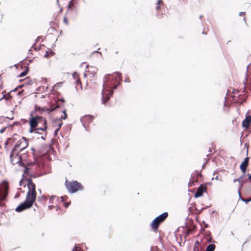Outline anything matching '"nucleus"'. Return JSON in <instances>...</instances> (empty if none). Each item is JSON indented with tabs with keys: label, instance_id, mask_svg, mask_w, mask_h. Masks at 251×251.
Instances as JSON below:
<instances>
[{
	"label": "nucleus",
	"instance_id": "nucleus-1",
	"mask_svg": "<svg viewBox=\"0 0 251 251\" xmlns=\"http://www.w3.org/2000/svg\"><path fill=\"white\" fill-rule=\"evenodd\" d=\"M122 80V75L119 72L108 74L105 76L102 91V103L105 104L113 95V89H116Z\"/></svg>",
	"mask_w": 251,
	"mask_h": 251
},
{
	"label": "nucleus",
	"instance_id": "nucleus-2",
	"mask_svg": "<svg viewBox=\"0 0 251 251\" xmlns=\"http://www.w3.org/2000/svg\"><path fill=\"white\" fill-rule=\"evenodd\" d=\"M27 193L25 201L16 208V211L21 212L32 207L36 198V186L31 179L28 180Z\"/></svg>",
	"mask_w": 251,
	"mask_h": 251
},
{
	"label": "nucleus",
	"instance_id": "nucleus-3",
	"mask_svg": "<svg viewBox=\"0 0 251 251\" xmlns=\"http://www.w3.org/2000/svg\"><path fill=\"white\" fill-rule=\"evenodd\" d=\"M29 125L30 133H33V131L36 132L38 130L45 132L48 128L47 120L46 118L42 116H37L29 118Z\"/></svg>",
	"mask_w": 251,
	"mask_h": 251
},
{
	"label": "nucleus",
	"instance_id": "nucleus-4",
	"mask_svg": "<svg viewBox=\"0 0 251 251\" xmlns=\"http://www.w3.org/2000/svg\"><path fill=\"white\" fill-rule=\"evenodd\" d=\"M249 162V157H247L244 160V161L241 163L240 166V168L241 170L242 171L243 175L241 176H240L239 178H235L233 179V182H236L237 181H238L240 183V187L238 189V194L240 195V189L242 188V187L243 186V184L244 183L246 182L247 181V180H245L243 181L242 180L245 177V174L246 172V169L248 166Z\"/></svg>",
	"mask_w": 251,
	"mask_h": 251
},
{
	"label": "nucleus",
	"instance_id": "nucleus-5",
	"mask_svg": "<svg viewBox=\"0 0 251 251\" xmlns=\"http://www.w3.org/2000/svg\"><path fill=\"white\" fill-rule=\"evenodd\" d=\"M9 184L6 181H3L0 184V205L3 206V201L6 200L8 195Z\"/></svg>",
	"mask_w": 251,
	"mask_h": 251
},
{
	"label": "nucleus",
	"instance_id": "nucleus-6",
	"mask_svg": "<svg viewBox=\"0 0 251 251\" xmlns=\"http://www.w3.org/2000/svg\"><path fill=\"white\" fill-rule=\"evenodd\" d=\"M65 185L68 190L72 193H74L79 190H82L83 189V185L77 181H68L67 180L65 182Z\"/></svg>",
	"mask_w": 251,
	"mask_h": 251
},
{
	"label": "nucleus",
	"instance_id": "nucleus-7",
	"mask_svg": "<svg viewBox=\"0 0 251 251\" xmlns=\"http://www.w3.org/2000/svg\"><path fill=\"white\" fill-rule=\"evenodd\" d=\"M10 161L12 164H19L21 166L22 164V157L19 154V152L13 150L11 152L10 155Z\"/></svg>",
	"mask_w": 251,
	"mask_h": 251
},
{
	"label": "nucleus",
	"instance_id": "nucleus-8",
	"mask_svg": "<svg viewBox=\"0 0 251 251\" xmlns=\"http://www.w3.org/2000/svg\"><path fill=\"white\" fill-rule=\"evenodd\" d=\"M28 145V143L27 140L25 138L23 137L17 142L13 150L20 152L27 148Z\"/></svg>",
	"mask_w": 251,
	"mask_h": 251
},
{
	"label": "nucleus",
	"instance_id": "nucleus-9",
	"mask_svg": "<svg viewBox=\"0 0 251 251\" xmlns=\"http://www.w3.org/2000/svg\"><path fill=\"white\" fill-rule=\"evenodd\" d=\"M207 191V185L206 184H202L198 187L194 197L195 198H199L202 196L204 193Z\"/></svg>",
	"mask_w": 251,
	"mask_h": 251
},
{
	"label": "nucleus",
	"instance_id": "nucleus-10",
	"mask_svg": "<svg viewBox=\"0 0 251 251\" xmlns=\"http://www.w3.org/2000/svg\"><path fill=\"white\" fill-rule=\"evenodd\" d=\"M17 89H15L13 90H11L10 92H8L6 94L3 95L2 97L0 99V100H2V99H5L6 100L9 101L10 103H12L14 101L13 97V93H15L17 92Z\"/></svg>",
	"mask_w": 251,
	"mask_h": 251
},
{
	"label": "nucleus",
	"instance_id": "nucleus-11",
	"mask_svg": "<svg viewBox=\"0 0 251 251\" xmlns=\"http://www.w3.org/2000/svg\"><path fill=\"white\" fill-rule=\"evenodd\" d=\"M97 74V69L94 67L89 68L85 73L84 74V77H91V75L94 76Z\"/></svg>",
	"mask_w": 251,
	"mask_h": 251
},
{
	"label": "nucleus",
	"instance_id": "nucleus-12",
	"mask_svg": "<svg viewBox=\"0 0 251 251\" xmlns=\"http://www.w3.org/2000/svg\"><path fill=\"white\" fill-rule=\"evenodd\" d=\"M251 123V116L247 115V114H246V118L242 122V126L244 127L247 128L249 127Z\"/></svg>",
	"mask_w": 251,
	"mask_h": 251
},
{
	"label": "nucleus",
	"instance_id": "nucleus-13",
	"mask_svg": "<svg viewBox=\"0 0 251 251\" xmlns=\"http://www.w3.org/2000/svg\"><path fill=\"white\" fill-rule=\"evenodd\" d=\"M161 223L159 222L157 220L154 219L151 224V227L153 230V231L155 232H157L158 231V227L160 225Z\"/></svg>",
	"mask_w": 251,
	"mask_h": 251
},
{
	"label": "nucleus",
	"instance_id": "nucleus-14",
	"mask_svg": "<svg viewBox=\"0 0 251 251\" xmlns=\"http://www.w3.org/2000/svg\"><path fill=\"white\" fill-rule=\"evenodd\" d=\"M73 77L75 80V83H76V85H79L81 87V82L79 74L76 72L74 73L73 74Z\"/></svg>",
	"mask_w": 251,
	"mask_h": 251
},
{
	"label": "nucleus",
	"instance_id": "nucleus-15",
	"mask_svg": "<svg viewBox=\"0 0 251 251\" xmlns=\"http://www.w3.org/2000/svg\"><path fill=\"white\" fill-rule=\"evenodd\" d=\"M168 216V214L167 212H164L161 215L158 216L156 218H155L156 220H157L159 222L162 223H163L165 219L167 218Z\"/></svg>",
	"mask_w": 251,
	"mask_h": 251
},
{
	"label": "nucleus",
	"instance_id": "nucleus-16",
	"mask_svg": "<svg viewBox=\"0 0 251 251\" xmlns=\"http://www.w3.org/2000/svg\"><path fill=\"white\" fill-rule=\"evenodd\" d=\"M157 6H156V9L157 11H159L164 6V2L162 0H158L157 3Z\"/></svg>",
	"mask_w": 251,
	"mask_h": 251
},
{
	"label": "nucleus",
	"instance_id": "nucleus-17",
	"mask_svg": "<svg viewBox=\"0 0 251 251\" xmlns=\"http://www.w3.org/2000/svg\"><path fill=\"white\" fill-rule=\"evenodd\" d=\"M54 54V53L51 50H49L48 51L46 52L44 56L46 58H49L51 56H52Z\"/></svg>",
	"mask_w": 251,
	"mask_h": 251
},
{
	"label": "nucleus",
	"instance_id": "nucleus-18",
	"mask_svg": "<svg viewBox=\"0 0 251 251\" xmlns=\"http://www.w3.org/2000/svg\"><path fill=\"white\" fill-rule=\"evenodd\" d=\"M215 249V245L214 244H210L206 249L205 251H214Z\"/></svg>",
	"mask_w": 251,
	"mask_h": 251
},
{
	"label": "nucleus",
	"instance_id": "nucleus-19",
	"mask_svg": "<svg viewBox=\"0 0 251 251\" xmlns=\"http://www.w3.org/2000/svg\"><path fill=\"white\" fill-rule=\"evenodd\" d=\"M60 101L62 102V103H64L65 102V100H63V99L59 100L58 102L56 103V106L52 108L51 110H54L58 107L63 106V104L62 105H60L59 104V102H60Z\"/></svg>",
	"mask_w": 251,
	"mask_h": 251
},
{
	"label": "nucleus",
	"instance_id": "nucleus-20",
	"mask_svg": "<svg viewBox=\"0 0 251 251\" xmlns=\"http://www.w3.org/2000/svg\"><path fill=\"white\" fill-rule=\"evenodd\" d=\"M29 71V69H28V68L27 67L26 68V69L23 72H22V73H21L20 75H19V77H23V76H25V75H26V74H27V73Z\"/></svg>",
	"mask_w": 251,
	"mask_h": 251
},
{
	"label": "nucleus",
	"instance_id": "nucleus-21",
	"mask_svg": "<svg viewBox=\"0 0 251 251\" xmlns=\"http://www.w3.org/2000/svg\"><path fill=\"white\" fill-rule=\"evenodd\" d=\"M62 124H63L62 122L59 121V127H57L54 131V134H55V135H56L57 134V133H58V131L60 130Z\"/></svg>",
	"mask_w": 251,
	"mask_h": 251
},
{
	"label": "nucleus",
	"instance_id": "nucleus-22",
	"mask_svg": "<svg viewBox=\"0 0 251 251\" xmlns=\"http://www.w3.org/2000/svg\"><path fill=\"white\" fill-rule=\"evenodd\" d=\"M197 179H194V178H193L188 183V186L189 187H190L191 186H192L194 184L195 182H197Z\"/></svg>",
	"mask_w": 251,
	"mask_h": 251
},
{
	"label": "nucleus",
	"instance_id": "nucleus-23",
	"mask_svg": "<svg viewBox=\"0 0 251 251\" xmlns=\"http://www.w3.org/2000/svg\"><path fill=\"white\" fill-rule=\"evenodd\" d=\"M64 116L61 117V119L65 120L67 118V115L66 113V110L65 109H63L62 111Z\"/></svg>",
	"mask_w": 251,
	"mask_h": 251
},
{
	"label": "nucleus",
	"instance_id": "nucleus-24",
	"mask_svg": "<svg viewBox=\"0 0 251 251\" xmlns=\"http://www.w3.org/2000/svg\"><path fill=\"white\" fill-rule=\"evenodd\" d=\"M72 251H84L80 247L75 246Z\"/></svg>",
	"mask_w": 251,
	"mask_h": 251
},
{
	"label": "nucleus",
	"instance_id": "nucleus-25",
	"mask_svg": "<svg viewBox=\"0 0 251 251\" xmlns=\"http://www.w3.org/2000/svg\"><path fill=\"white\" fill-rule=\"evenodd\" d=\"M75 0H71V1L69 2L68 7L69 8H72L74 6V2Z\"/></svg>",
	"mask_w": 251,
	"mask_h": 251
},
{
	"label": "nucleus",
	"instance_id": "nucleus-26",
	"mask_svg": "<svg viewBox=\"0 0 251 251\" xmlns=\"http://www.w3.org/2000/svg\"><path fill=\"white\" fill-rule=\"evenodd\" d=\"M241 190V189H240V190ZM239 195H240L239 194ZM239 197H240V198H241V200L243 201L246 202V203H248V202L251 201V197L250 198H249V199H243V198H242L241 194H240V196H239Z\"/></svg>",
	"mask_w": 251,
	"mask_h": 251
},
{
	"label": "nucleus",
	"instance_id": "nucleus-27",
	"mask_svg": "<svg viewBox=\"0 0 251 251\" xmlns=\"http://www.w3.org/2000/svg\"><path fill=\"white\" fill-rule=\"evenodd\" d=\"M199 244H200V242L198 241H196L195 242V245H194V250L195 251L196 249L197 250V251L199 250V249H198V246L199 245Z\"/></svg>",
	"mask_w": 251,
	"mask_h": 251
},
{
	"label": "nucleus",
	"instance_id": "nucleus-28",
	"mask_svg": "<svg viewBox=\"0 0 251 251\" xmlns=\"http://www.w3.org/2000/svg\"><path fill=\"white\" fill-rule=\"evenodd\" d=\"M63 22L65 24V25H69V22H68V19H67V18L66 17H64V18H63Z\"/></svg>",
	"mask_w": 251,
	"mask_h": 251
},
{
	"label": "nucleus",
	"instance_id": "nucleus-29",
	"mask_svg": "<svg viewBox=\"0 0 251 251\" xmlns=\"http://www.w3.org/2000/svg\"><path fill=\"white\" fill-rule=\"evenodd\" d=\"M55 198V196H52L50 199V201H49V202L50 203H53V201L54 200V199Z\"/></svg>",
	"mask_w": 251,
	"mask_h": 251
},
{
	"label": "nucleus",
	"instance_id": "nucleus-30",
	"mask_svg": "<svg viewBox=\"0 0 251 251\" xmlns=\"http://www.w3.org/2000/svg\"><path fill=\"white\" fill-rule=\"evenodd\" d=\"M59 121L62 122L61 120H60V119H59L58 120H56L54 122V124H56L57 125V127H59Z\"/></svg>",
	"mask_w": 251,
	"mask_h": 251
},
{
	"label": "nucleus",
	"instance_id": "nucleus-31",
	"mask_svg": "<svg viewBox=\"0 0 251 251\" xmlns=\"http://www.w3.org/2000/svg\"><path fill=\"white\" fill-rule=\"evenodd\" d=\"M151 251H159V249L157 247H153L151 248Z\"/></svg>",
	"mask_w": 251,
	"mask_h": 251
},
{
	"label": "nucleus",
	"instance_id": "nucleus-32",
	"mask_svg": "<svg viewBox=\"0 0 251 251\" xmlns=\"http://www.w3.org/2000/svg\"><path fill=\"white\" fill-rule=\"evenodd\" d=\"M247 175L248 176V180L251 183V174H248Z\"/></svg>",
	"mask_w": 251,
	"mask_h": 251
},
{
	"label": "nucleus",
	"instance_id": "nucleus-33",
	"mask_svg": "<svg viewBox=\"0 0 251 251\" xmlns=\"http://www.w3.org/2000/svg\"><path fill=\"white\" fill-rule=\"evenodd\" d=\"M8 119H9L10 120H12L14 119V116H13V113L12 114V115L11 116H10V117H6Z\"/></svg>",
	"mask_w": 251,
	"mask_h": 251
},
{
	"label": "nucleus",
	"instance_id": "nucleus-34",
	"mask_svg": "<svg viewBox=\"0 0 251 251\" xmlns=\"http://www.w3.org/2000/svg\"><path fill=\"white\" fill-rule=\"evenodd\" d=\"M54 207H55V206L54 205H50L49 206V210H51V209H52Z\"/></svg>",
	"mask_w": 251,
	"mask_h": 251
},
{
	"label": "nucleus",
	"instance_id": "nucleus-35",
	"mask_svg": "<svg viewBox=\"0 0 251 251\" xmlns=\"http://www.w3.org/2000/svg\"><path fill=\"white\" fill-rule=\"evenodd\" d=\"M69 204L70 203L69 202H66L64 204V205L65 207H68Z\"/></svg>",
	"mask_w": 251,
	"mask_h": 251
},
{
	"label": "nucleus",
	"instance_id": "nucleus-36",
	"mask_svg": "<svg viewBox=\"0 0 251 251\" xmlns=\"http://www.w3.org/2000/svg\"><path fill=\"white\" fill-rule=\"evenodd\" d=\"M26 79H27V81L26 82V84H30L31 83H33V82H32L33 81L32 80H30V82H28V80L27 78H26Z\"/></svg>",
	"mask_w": 251,
	"mask_h": 251
},
{
	"label": "nucleus",
	"instance_id": "nucleus-37",
	"mask_svg": "<svg viewBox=\"0 0 251 251\" xmlns=\"http://www.w3.org/2000/svg\"><path fill=\"white\" fill-rule=\"evenodd\" d=\"M46 134L44 136H41V138L43 139L44 140L46 139Z\"/></svg>",
	"mask_w": 251,
	"mask_h": 251
},
{
	"label": "nucleus",
	"instance_id": "nucleus-38",
	"mask_svg": "<svg viewBox=\"0 0 251 251\" xmlns=\"http://www.w3.org/2000/svg\"><path fill=\"white\" fill-rule=\"evenodd\" d=\"M29 170H30V169H29V168L26 167V168H25V172H26L27 173H28V171H29Z\"/></svg>",
	"mask_w": 251,
	"mask_h": 251
},
{
	"label": "nucleus",
	"instance_id": "nucleus-39",
	"mask_svg": "<svg viewBox=\"0 0 251 251\" xmlns=\"http://www.w3.org/2000/svg\"><path fill=\"white\" fill-rule=\"evenodd\" d=\"M41 130H38V131H37L36 132V131H33V132L35 133H40L39 132V131H40Z\"/></svg>",
	"mask_w": 251,
	"mask_h": 251
},
{
	"label": "nucleus",
	"instance_id": "nucleus-40",
	"mask_svg": "<svg viewBox=\"0 0 251 251\" xmlns=\"http://www.w3.org/2000/svg\"><path fill=\"white\" fill-rule=\"evenodd\" d=\"M22 92V91H21V92H18L16 94V95H20V94H21V93Z\"/></svg>",
	"mask_w": 251,
	"mask_h": 251
},
{
	"label": "nucleus",
	"instance_id": "nucleus-41",
	"mask_svg": "<svg viewBox=\"0 0 251 251\" xmlns=\"http://www.w3.org/2000/svg\"><path fill=\"white\" fill-rule=\"evenodd\" d=\"M125 81H126L129 82V81H130V80H129V79L128 78H127V79H126Z\"/></svg>",
	"mask_w": 251,
	"mask_h": 251
},
{
	"label": "nucleus",
	"instance_id": "nucleus-42",
	"mask_svg": "<svg viewBox=\"0 0 251 251\" xmlns=\"http://www.w3.org/2000/svg\"><path fill=\"white\" fill-rule=\"evenodd\" d=\"M4 130H5V128H3V129H1V130H0V132H1V133H2V132L4 131Z\"/></svg>",
	"mask_w": 251,
	"mask_h": 251
},
{
	"label": "nucleus",
	"instance_id": "nucleus-43",
	"mask_svg": "<svg viewBox=\"0 0 251 251\" xmlns=\"http://www.w3.org/2000/svg\"><path fill=\"white\" fill-rule=\"evenodd\" d=\"M211 239H212V238H211V237H210V238L207 240V241H208V242H211Z\"/></svg>",
	"mask_w": 251,
	"mask_h": 251
},
{
	"label": "nucleus",
	"instance_id": "nucleus-44",
	"mask_svg": "<svg viewBox=\"0 0 251 251\" xmlns=\"http://www.w3.org/2000/svg\"><path fill=\"white\" fill-rule=\"evenodd\" d=\"M244 14H245V12H240V15H244Z\"/></svg>",
	"mask_w": 251,
	"mask_h": 251
},
{
	"label": "nucleus",
	"instance_id": "nucleus-45",
	"mask_svg": "<svg viewBox=\"0 0 251 251\" xmlns=\"http://www.w3.org/2000/svg\"><path fill=\"white\" fill-rule=\"evenodd\" d=\"M189 229H188V231H187V234H186V235H187V236H188V235H189Z\"/></svg>",
	"mask_w": 251,
	"mask_h": 251
},
{
	"label": "nucleus",
	"instance_id": "nucleus-46",
	"mask_svg": "<svg viewBox=\"0 0 251 251\" xmlns=\"http://www.w3.org/2000/svg\"><path fill=\"white\" fill-rule=\"evenodd\" d=\"M41 126H42V124H39V126L37 127Z\"/></svg>",
	"mask_w": 251,
	"mask_h": 251
},
{
	"label": "nucleus",
	"instance_id": "nucleus-47",
	"mask_svg": "<svg viewBox=\"0 0 251 251\" xmlns=\"http://www.w3.org/2000/svg\"><path fill=\"white\" fill-rule=\"evenodd\" d=\"M61 199H62V201H64V198H63V197H61Z\"/></svg>",
	"mask_w": 251,
	"mask_h": 251
},
{
	"label": "nucleus",
	"instance_id": "nucleus-48",
	"mask_svg": "<svg viewBox=\"0 0 251 251\" xmlns=\"http://www.w3.org/2000/svg\"><path fill=\"white\" fill-rule=\"evenodd\" d=\"M87 118H88V119H90V117H86V118H85V119H87Z\"/></svg>",
	"mask_w": 251,
	"mask_h": 251
},
{
	"label": "nucleus",
	"instance_id": "nucleus-49",
	"mask_svg": "<svg viewBox=\"0 0 251 251\" xmlns=\"http://www.w3.org/2000/svg\"><path fill=\"white\" fill-rule=\"evenodd\" d=\"M115 53H119V52H118V51H116V52H115Z\"/></svg>",
	"mask_w": 251,
	"mask_h": 251
}]
</instances>
